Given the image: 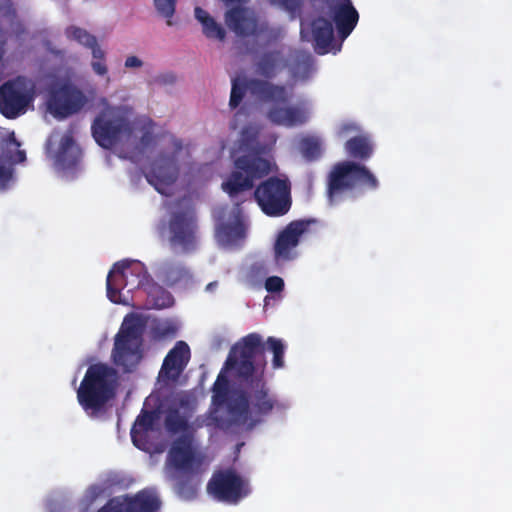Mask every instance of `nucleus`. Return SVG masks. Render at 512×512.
<instances>
[{"mask_svg": "<svg viewBox=\"0 0 512 512\" xmlns=\"http://www.w3.org/2000/svg\"><path fill=\"white\" fill-rule=\"evenodd\" d=\"M265 344L258 333H250L230 349L223 370L231 371L237 388L228 405L230 414L248 429L263 423L288 405L278 399L265 378Z\"/></svg>", "mask_w": 512, "mask_h": 512, "instance_id": "f257e3e1", "label": "nucleus"}, {"mask_svg": "<svg viewBox=\"0 0 512 512\" xmlns=\"http://www.w3.org/2000/svg\"><path fill=\"white\" fill-rule=\"evenodd\" d=\"M239 150L243 155L234 160V170L222 183V189L230 197L249 191L256 180L267 176L272 167L269 159L263 157L265 147L258 140V131L244 127L240 134Z\"/></svg>", "mask_w": 512, "mask_h": 512, "instance_id": "f03ea898", "label": "nucleus"}, {"mask_svg": "<svg viewBox=\"0 0 512 512\" xmlns=\"http://www.w3.org/2000/svg\"><path fill=\"white\" fill-rule=\"evenodd\" d=\"M203 461L202 451H195L189 440L181 438L171 444L166 457V470L170 479L175 481V491L181 498L191 500L196 497Z\"/></svg>", "mask_w": 512, "mask_h": 512, "instance_id": "7ed1b4c3", "label": "nucleus"}, {"mask_svg": "<svg viewBox=\"0 0 512 512\" xmlns=\"http://www.w3.org/2000/svg\"><path fill=\"white\" fill-rule=\"evenodd\" d=\"M116 370L106 364L96 363L88 367L77 390V399L85 411H100L115 396Z\"/></svg>", "mask_w": 512, "mask_h": 512, "instance_id": "20e7f679", "label": "nucleus"}, {"mask_svg": "<svg viewBox=\"0 0 512 512\" xmlns=\"http://www.w3.org/2000/svg\"><path fill=\"white\" fill-rule=\"evenodd\" d=\"M134 128L127 109L120 106L104 108L91 125L95 141L105 149L113 148L122 140H129Z\"/></svg>", "mask_w": 512, "mask_h": 512, "instance_id": "39448f33", "label": "nucleus"}, {"mask_svg": "<svg viewBox=\"0 0 512 512\" xmlns=\"http://www.w3.org/2000/svg\"><path fill=\"white\" fill-rule=\"evenodd\" d=\"M142 331L143 324L140 317L129 314L115 336L113 361L125 372H132L142 359Z\"/></svg>", "mask_w": 512, "mask_h": 512, "instance_id": "423d86ee", "label": "nucleus"}, {"mask_svg": "<svg viewBox=\"0 0 512 512\" xmlns=\"http://www.w3.org/2000/svg\"><path fill=\"white\" fill-rule=\"evenodd\" d=\"M247 91L255 99L267 104L286 103L290 99L288 89L283 84L259 78L234 77L231 81L229 106L232 109L237 108Z\"/></svg>", "mask_w": 512, "mask_h": 512, "instance_id": "0eeeda50", "label": "nucleus"}, {"mask_svg": "<svg viewBox=\"0 0 512 512\" xmlns=\"http://www.w3.org/2000/svg\"><path fill=\"white\" fill-rule=\"evenodd\" d=\"M254 198L265 215L284 216L292 206L290 182L277 176L269 177L255 188Z\"/></svg>", "mask_w": 512, "mask_h": 512, "instance_id": "6e6552de", "label": "nucleus"}, {"mask_svg": "<svg viewBox=\"0 0 512 512\" xmlns=\"http://www.w3.org/2000/svg\"><path fill=\"white\" fill-rule=\"evenodd\" d=\"M357 185L375 190L379 183L377 178L364 165L353 161L340 162L333 167L329 174L328 194L332 198L344 191L353 189Z\"/></svg>", "mask_w": 512, "mask_h": 512, "instance_id": "1a4fd4ad", "label": "nucleus"}, {"mask_svg": "<svg viewBox=\"0 0 512 512\" xmlns=\"http://www.w3.org/2000/svg\"><path fill=\"white\" fill-rule=\"evenodd\" d=\"M207 492L216 500L237 504L250 492L249 482L234 469L215 471L208 481Z\"/></svg>", "mask_w": 512, "mask_h": 512, "instance_id": "9d476101", "label": "nucleus"}, {"mask_svg": "<svg viewBox=\"0 0 512 512\" xmlns=\"http://www.w3.org/2000/svg\"><path fill=\"white\" fill-rule=\"evenodd\" d=\"M169 243L173 249L191 253L197 248V219L192 211H177L168 221Z\"/></svg>", "mask_w": 512, "mask_h": 512, "instance_id": "9b49d317", "label": "nucleus"}, {"mask_svg": "<svg viewBox=\"0 0 512 512\" xmlns=\"http://www.w3.org/2000/svg\"><path fill=\"white\" fill-rule=\"evenodd\" d=\"M33 100V89H28L19 78L0 86V113L7 119H15L26 113Z\"/></svg>", "mask_w": 512, "mask_h": 512, "instance_id": "f8f14e48", "label": "nucleus"}, {"mask_svg": "<svg viewBox=\"0 0 512 512\" xmlns=\"http://www.w3.org/2000/svg\"><path fill=\"white\" fill-rule=\"evenodd\" d=\"M226 26L240 38L259 37L269 32V25L262 21L255 10L245 6H234L224 14Z\"/></svg>", "mask_w": 512, "mask_h": 512, "instance_id": "ddd939ff", "label": "nucleus"}, {"mask_svg": "<svg viewBox=\"0 0 512 512\" xmlns=\"http://www.w3.org/2000/svg\"><path fill=\"white\" fill-rule=\"evenodd\" d=\"M87 102L82 90L71 83H63L51 87L47 105L54 116L66 118L78 113Z\"/></svg>", "mask_w": 512, "mask_h": 512, "instance_id": "4468645a", "label": "nucleus"}, {"mask_svg": "<svg viewBox=\"0 0 512 512\" xmlns=\"http://www.w3.org/2000/svg\"><path fill=\"white\" fill-rule=\"evenodd\" d=\"M136 264H143L137 260L124 259L116 262L109 271L106 279L107 297L113 303H121V290L129 287L141 289V286H134L138 277L133 273Z\"/></svg>", "mask_w": 512, "mask_h": 512, "instance_id": "2eb2a0df", "label": "nucleus"}, {"mask_svg": "<svg viewBox=\"0 0 512 512\" xmlns=\"http://www.w3.org/2000/svg\"><path fill=\"white\" fill-rule=\"evenodd\" d=\"M288 92L290 98H292V92L290 90ZM289 102L272 104V107L267 112L268 120L275 125L288 128L306 124L310 118V110L307 103L300 102L296 105H287Z\"/></svg>", "mask_w": 512, "mask_h": 512, "instance_id": "dca6fc26", "label": "nucleus"}, {"mask_svg": "<svg viewBox=\"0 0 512 512\" xmlns=\"http://www.w3.org/2000/svg\"><path fill=\"white\" fill-rule=\"evenodd\" d=\"M313 219H299L291 221L279 234L274 245L275 258L277 260L293 259L292 250L299 244L303 234L308 232Z\"/></svg>", "mask_w": 512, "mask_h": 512, "instance_id": "f3484780", "label": "nucleus"}, {"mask_svg": "<svg viewBox=\"0 0 512 512\" xmlns=\"http://www.w3.org/2000/svg\"><path fill=\"white\" fill-rule=\"evenodd\" d=\"M177 174L175 157L163 154L151 163L147 171H144L148 183L161 194H166L167 189L176 181Z\"/></svg>", "mask_w": 512, "mask_h": 512, "instance_id": "a211bd4d", "label": "nucleus"}, {"mask_svg": "<svg viewBox=\"0 0 512 512\" xmlns=\"http://www.w3.org/2000/svg\"><path fill=\"white\" fill-rule=\"evenodd\" d=\"M301 37L313 42L314 50L319 55L328 53L334 40L332 22L322 16L313 19L310 23H301Z\"/></svg>", "mask_w": 512, "mask_h": 512, "instance_id": "6ab92c4d", "label": "nucleus"}, {"mask_svg": "<svg viewBox=\"0 0 512 512\" xmlns=\"http://www.w3.org/2000/svg\"><path fill=\"white\" fill-rule=\"evenodd\" d=\"M327 6L339 36L347 38L358 23V11L351 0H327Z\"/></svg>", "mask_w": 512, "mask_h": 512, "instance_id": "aec40b11", "label": "nucleus"}, {"mask_svg": "<svg viewBox=\"0 0 512 512\" xmlns=\"http://www.w3.org/2000/svg\"><path fill=\"white\" fill-rule=\"evenodd\" d=\"M133 273L138 277L134 286H141L155 308H167L173 305L174 299L171 293L153 280L144 264H136Z\"/></svg>", "mask_w": 512, "mask_h": 512, "instance_id": "412c9836", "label": "nucleus"}, {"mask_svg": "<svg viewBox=\"0 0 512 512\" xmlns=\"http://www.w3.org/2000/svg\"><path fill=\"white\" fill-rule=\"evenodd\" d=\"M190 356L188 344L184 341L176 342L164 358L159 375L169 380H177L188 365Z\"/></svg>", "mask_w": 512, "mask_h": 512, "instance_id": "4be33fe9", "label": "nucleus"}, {"mask_svg": "<svg viewBox=\"0 0 512 512\" xmlns=\"http://www.w3.org/2000/svg\"><path fill=\"white\" fill-rule=\"evenodd\" d=\"M164 425L170 434L175 435L181 433L173 440L172 444L181 438H185L191 442L192 448L195 449V451H201L199 443L195 437V428L189 423L186 416L181 415L177 408H171L167 411L164 419Z\"/></svg>", "mask_w": 512, "mask_h": 512, "instance_id": "5701e85b", "label": "nucleus"}, {"mask_svg": "<svg viewBox=\"0 0 512 512\" xmlns=\"http://www.w3.org/2000/svg\"><path fill=\"white\" fill-rule=\"evenodd\" d=\"M255 67L257 74L269 81L286 67V60L281 50L266 51L260 55Z\"/></svg>", "mask_w": 512, "mask_h": 512, "instance_id": "b1692460", "label": "nucleus"}, {"mask_svg": "<svg viewBox=\"0 0 512 512\" xmlns=\"http://www.w3.org/2000/svg\"><path fill=\"white\" fill-rule=\"evenodd\" d=\"M121 503L124 512H156L161 504L158 497L148 490H141L133 496L126 495Z\"/></svg>", "mask_w": 512, "mask_h": 512, "instance_id": "393cba45", "label": "nucleus"}, {"mask_svg": "<svg viewBox=\"0 0 512 512\" xmlns=\"http://www.w3.org/2000/svg\"><path fill=\"white\" fill-rule=\"evenodd\" d=\"M153 422L154 416L150 411L143 410L137 416L130 432L132 442L137 448L144 451L148 449L147 433L152 429Z\"/></svg>", "mask_w": 512, "mask_h": 512, "instance_id": "a878e982", "label": "nucleus"}, {"mask_svg": "<svg viewBox=\"0 0 512 512\" xmlns=\"http://www.w3.org/2000/svg\"><path fill=\"white\" fill-rule=\"evenodd\" d=\"M81 154V149L76 145L73 136L65 134L60 141L57 163L63 169H72L79 163Z\"/></svg>", "mask_w": 512, "mask_h": 512, "instance_id": "bb28decb", "label": "nucleus"}, {"mask_svg": "<svg viewBox=\"0 0 512 512\" xmlns=\"http://www.w3.org/2000/svg\"><path fill=\"white\" fill-rule=\"evenodd\" d=\"M195 17L201 23L204 35L209 39L224 41L226 31L210 14L201 7L195 8Z\"/></svg>", "mask_w": 512, "mask_h": 512, "instance_id": "cd10ccee", "label": "nucleus"}, {"mask_svg": "<svg viewBox=\"0 0 512 512\" xmlns=\"http://www.w3.org/2000/svg\"><path fill=\"white\" fill-rule=\"evenodd\" d=\"M134 131L141 132V137L136 145V149L140 153H144L147 149L155 144L154 122L149 118H138L133 121Z\"/></svg>", "mask_w": 512, "mask_h": 512, "instance_id": "c85d7f7f", "label": "nucleus"}, {"mask_svg": "<svg viewBox=\"0 0 512 512\" xmlns=\"http://www.w3.org/2000/svg\"><path fill=\"white\" fill-rule=\"evenodd\" d=\"M346 152L355 159L366 160L371 157L373 147L367 136H354L345 143Z\"/></svg>", "mask_w": 512, "mask_h": 512, "instance_id": "c756f323", "label": "nucleus"}, {"mask_svg": "<svg viewBox=\"0 0 512 512\" xmlns=\"http://www.w3.org/2000/svg\"><path fill=\"white\" fill-rule=\"evenodd\" d=\"M66 33L69 37L76 40L78 43L91 49L93 58L102 57L103 50L98 45L97 39L94 35L79 27L68 28Z\"/></svg>", "mask_w": 512, "mask_h": 512, "instance_id": "7c9ffc66", "label": "nucleus"}, {"mask_svg": "<svg viewBox=\"0 0 512 512\" xmlns=\"http://www.w3.org/2000/svg\"><path fill=\"white\" fill-rule=\"evenodd\" d=\"M313 71V58L310 54L299 53L291 67L292 76L295 79L307 80Z\"/></svg>", "mask_w": 512, "mask_h": 512, "instance_id": "2f4dec72", "label": "nucleus"}, {"mask_svg": "<svg viewBox=\"0 0 512 512\" xmlns=\"http://www.w3.org/2000/svg\"><path fill=\"white\" fill-rule=\"evenodd\" d=\"M226 372L230 373V375L232 376L231 371H225L222 369L220 371V373L218 374L216 381L214 382L213 387H212V392H213L212 402L216 406H222L224 403H226V401L228 399L229 380H228L227 376H225V374H224Z\"/></svg>", "mask_w": 512, "mask_h": 512, "instance_id": "473e14b6", "label": "nucleus"}, {"mask_svg": "<svg viewBox=\"0 0 512 512\" xmlns=\"http://www.w3.org/2000/svg\"><path fill=\"white\" fill-rule=\"evenodd\" d=\"M300 149L303 157L307 161L319 159L322 153L321 142L316 137H304L300 141Z\"/></svg>", "mask_w": 512, "mask_h": 512, "instance_id": "72a5a7b5", "label": "nucleus"}, {"mask_svg": "<svg viewBox=\"0 0 512 512\" xmlns=\"http://www.w3.org/2000/svg\"><path fill=\"white\" fill-rule=\"evenodd\" d=\"M266 344L273 353L272 366L274 369H280L284 367V353L285 346L280 339L275 337H268Z\"/></svg>", "mask_w": 512, "mask_h": 512, "instance_id": "f704fd0d", "label": "nucleus"}, {"mask_svg": "<svg viewBox=\"0 0 512 512\" xmlns=\"http://www.w3.org/2000/svg\"><path fill=\"white\" fill-rule=\"evenodd\" d=\"M218 233L220 236L225 237L227 241L231 242L244 236V226L240 222L223 224Z\"/></svg>", "mask_w": 512, "mask_h": 512, "instance_id": "c9c22d12", "label": "nucleus"}, {"mask_svg": "<svg viewBox=\"0 0 512 512\" xmlns=\"http://www.w3.org/2000/svg\"><path fill=\"white\" fill-rule=\"evenodd\" d=\"M176 2L177 0H154V5L157 12L166 18V23L168 26L173 24L171 19L175 13Z\"/></svg>", "mask_w": 512, "mask_h": 512, "instance_id": "e433bc0d", "label": "nucleus"}, {"mask_svg": "<svg viewBox=\"0 0 512 512\" xmlns=\"http://www.w3.org/2000/svg\"><path fill=\"white\" fill-rule=\"evenodd\" d=\"M8 142L10 144H12L13 146H15L16 150L15 152H9L6 157L7 159L16 164V163H22L26 160V153L24 150H20L19 147L21 145V143L17 140V138L15 137V134L14 132H12L9 137H8Z\"/></svg>", "mask_w": 512, "mask_h": 512, "instance_id": "4c0bfd02", "label": "nucleus"}, {"mask_svg": "<svg viewBox=\"0 0 512 512\" xmlns=\"http://www.w3.org/2000/svg\"><path fill=\"white\" fill-rule=\"evenodd\" d=\"M271 2L280 5L291 14L299 12L303 5V0H271Z\"/></svg>", "mask_w": 512, "mask_h": 512, "instance_id": "58836bf2", "label": "nucleus"}, {"mask_svg": "<svg viewBox=\"0 0 512 512\" xmlns=\"http://www.w3.org/2000/svg\"><path fill=\"white\" fill-rule=\"evenodd\" d=\"M264 286L270 293H279L284 289V281L279 276H270L265 280Z\"/></svg>", "mask_w": 512, "mask_h": 512, "instance_id": "ea45409f", "label": "nucleus"}, {"mask_svg": "<svg viewBox=\"0 0 512 512\" xmlns=\"http://www.w3.org/2000/svg\"><path fill=\"white\" fill-rule=\"evenodd\" d=\"M91 66L93 71L100 76H104L107 74L108 69L105 63V52L103 51V55L101 58H93L91 62Z\"/></svg>", "mask_w": 512, "mask_h": 512, "instance_id": "a19ab883", "label": "nucleus"}, {"mask_svg": "<svg viewBox=\"0 0 512 512\" xmlns=\"http://www.w3.org/2000/svg\"><path fill=\"white\" fill-rule=\"evenodd\" d=\"M359 131V126L353 122H345L342 123L337 131L339 137L343 138L351 133H355Z\"/></svg>", "mask_w": 512, "mask_h": 512, "instance_id": "79ce46f5", "label": "nucleus"}, {"mask_svg": "<svg viewBox=\"0 0 512 512\" xmlns=\"http://www.w3.org/2000/svg\"><path fill=\"white\" fill-rule=\"evenodd\" d=\"M12 175V168L0 164V189L7 187L8 183L12 179Z\"/></svg>", "mask_w": 512, "mask_h": 512, "instance_id": "37998d69", "label": "nucleus"}, {"mask_svg": "<svg viewBox=\"0 0 512 512\" xmlns=\"http://www.w3.org/2000/svg\"><path fill=\"white\" fill-rule=\"evenodd\" d=\"M98 512H124V510L122 503L113 499L108 504L100 508Z\"/></svg>", "mask_w": 512, "mask_h": 512, "instance_id": "c03bdc74", "label": "nucleus"}, {"mask_svg": "<svg viewBox=\"0 0 512 512\" xmlns=\"http://www.w3.org/2000/svg\"><path fill=\"white\" fill-rule=\"evenodd\" d=\"M143 62L137 56H129L125 60L126 68H140Z\"/></svg>", "mask_w": 512, "mask_h": 512, "instance_id": "a18cd8bd", "label": "nucleus"}, {"mask_svg": "<svg viewBox=\"0 0 512 512\" xmlns=\"http://www.w3.org/2000/svg\"><path fill=\"white\" fill-rule=\"evenodd\" d=\"M226 6L236 5V6H244L249 3L251 0H221Z\"/></svg>", "mask_w": 512, "mask_h": 512, "instance_id": "49530a36", "label": "nucleus"}, {"mask_svg": "<svg viewBox=\"0 0 512 512\" xmlns=\"http://www.w3.org/2000/svg\"><path fill=\"white\" fill-rule=\"evenodd\" d=\"M128 275H130V272H129V271H128ZM129 278H130V281H136V277H131V276H129Z\"/></svg>", "mask_w": 512, "mask_h": 512, "instance_id": "de8ad7c7", "label": "nucleus"}]
</instances>
